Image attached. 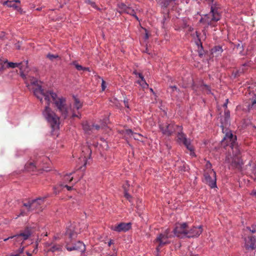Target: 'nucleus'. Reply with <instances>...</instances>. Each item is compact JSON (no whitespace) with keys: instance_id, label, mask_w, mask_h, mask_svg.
<instances>
[{"instance_id":"obj_1","label":"nucleus","mask_w":256,"mask_h":256,"mask_svg":"<svg viewBox=\"0 0 256 256\" xmlns=\"http://www.w3.org/2000/svg\"><path fill=\"white\" fill-rule=\"evenodd\" d=\"M34 94L42 103L44 102L42 98H44L47 106H45L42 114L54 130L58 128L60 118L50 108L49 106L51 102L54 104L64 118L69 116L72 118H80L79 110L82 108V102L74 96H73V101L68 107L64 98L58 96L56 93L52 91L44 90L42 88L38 87L34 90Z\"/></svg>"},{"instance_id":"obj_2","label":"nucleus","mask_w":256,"mask_h":256,"mask_svg":"<svg viewBox=\"0 0 256 256\" xmlns=\"http://www.w3.org/2000/svg\"><path fill=\"white\" fill-rule=\"evenodd\" d=\"M34 94L42 103L44 102L42 98H44L47 106H45L42 114L54 130L58 128L60 118L50 108L49 106L51 102L54 104L64 118L69 116L72 118H80L79 110L82 108V102L74 96H73V101L68 107L64 98L58 96L56 93L52 91L44 90L42 88L38 87L34 90Z\"/></svg>"},{"instance_id":"obj_3","label":"nucleus","mask_w":256,"mask_h":256,"mask_svg":"<svg viewBox=\"0 0 256 256\" xmlns=\"http://www.w3.org/2000/svg\"><path fill=\"white\" fill-rule=\"evenodd\" d=\"M236 136L230 132H228L224 138L222 142L226 146H230L232 149L226 156V162L230 164L234 168L240 169L243 162L240 158V152L238 144L236 142Z\"/></svg>"},{"instance_id":"obj_4","label":"nucleus","mask_w":256,"mask_h":256,"mask_svg":"<svg viewBox=\"0 0 256 256\" xmlns=\"http://www.w3.org/2000/svg\"><path fill=\"white\" fill-rule=\"evenodd\" d=\"M44 200V198H39L35 200L24 202L22 208L20 210V214L18 216H24L28 214L29 212L34 211L36 212L42 211Z\"/></svg>"},{"instance_id":"obj_5","label":"nucleus","mask_w":256,"mask_h":256,"mask_svg":"<svg viewBox=\"0 0 256 256\" xmlns=\"http://www.w3.org/2000/svg\"><path fill=\"white\" fill-rule=\"evenodd\" d=\"M66 234L68 236V238L66 240V248L68 250H76L84 252L85 250V246L82 242L78 241L76 243H74L73 240L76 236V234L74 230L72 229L68 228Z\"/></svg>"},{"instance_id":"obj_6","label":"nucleus","mask_w":256,"mask_h":256,"mask_svg":"<svg viewBox=\"0 0 256 256\" xmlns=\"http://www.w3.org/2000/svg\"><path fill=\"white\" fill-rule=\"evenodd\" d=\"M210 12L212 17L209 15H206L204 17L201 19L200 22H204L208 25L214 26V22H216L220 19V16L218 11V8L214 4L210 6Z\"/></svg>"},{"instance_id":"obj_7","label":"nucleus","mask_w":256,"mask_h":256,"mask_svg":"<svg viewBox=\"0 0 256 256\" xmlns=\"http://www.w3.org/2000/svg\"><path fill=\"white\" fill-rule=\"evenodd\" d=\"M159 128L162 134L168 136L172 135L176 130H181V126L176 125L172 122L160 124Z\"/></svg>"},{"instance_id":"obj_8","label":"nucleus","mask_w":256,"mask_h":256,"mask_svg":"<svg viewBox=\"0 0 256 256\" xmlns=\"http://www.w3.org/2000/svg\"><path fill=\"white\" fill-rule=\"evenodd\" d=\"M174 236L170 234V230L167 228L163 233L160 234L155 240V242L158 244L156 250L158 252L160 248L166 244L170 243L168 240L169 238L174 237Z\"/></svg>"},{"instance_id":"obj_9","label":"nucleus","mask_w":256,"mask_h":256,"mask_svg":"<svg viewBox=\"0 0 256 256\" xmlns=\"http://www.w3.org/2000/svg\"><path fill=\"white\" fill-rule=\"evenodd\" d=\"M182 128L181 126V130H180L176 131V132H177V141L178 143L183 144L186 146L187 149L190 151V156H195L194 148L190 144V140L186 138V135L182 132Z\"/></svg>"},{"instance_id":"obj_10","label":"nucleus","mask_w":256,"mask_h":256,"mask_svg":"<svg viewBox=\"0 0 256 256\" xmlns=\"http://www.w3.org/2000/svg\"><path fill=\"white\" fill-rule=\"evenodd\" d=\"M32 232L30 229L27 228L24 231L21 232L19 234L4 238V240L6 241L10 238H14V240L15 242L20 243L21 246L20 248H22V246H24V248L25 246H24V240L29 238Z\"/></svg>"},{"instance_id":"obj_11","label":"nucleus","mask_w":256,"mask_h":256,"mask_svg":"<svg viewBox=\"0 0 256 256\" xmlns=\"http://www.w3.org/2000/svg\"><path fill=\"white\" fill-rule=\"evenodd\" d=\"M204 175L205 183L212 188L216 187V173L212 169H210L208 171L204 172Z\"/></svg>"},{"instance_id":"obj_12","label":"nucleus","mask_w":256,"mask_h":256,"mask_svg":"<svg viewBox=\"0 0 256 256\" xmlns=\"http://www.w3.org/2000/svg\"><path fill=\"white\" fill-rule=\"evenodd\" d=\"M188 226L186 223L178 224L173 230L174 236L182 238L188 236Z\"/></svg>"},{"instance_id":"obj_13","label":"nucleus","mask_w":256,"mask_h":256,"mask_svg":"<svg viewBox=\"0 0 256 256\" xmlns=\"http://www.w3.org/2000/svg\"><path fill=\"white\" fill-rule=\"evenodd\" d=\"M20 71V76L26 80L25 82L27 84V86H28L30 84L32 86V90L34 92L36 88H37L38 87L42 88L40 84V82L38 81V80L34 77L30 76H26L24 74L23 70Z\"/></svg>"},{"instance_id":"obj_14","label":"nucleus","mask_w":256,"mask_h":256,"mask_svg":"<svg viewBox=\"0 0 256 256\" xmlns=\"http://www.w3.org/2000/svg\"><path fill=\"white\" fill-rule=\"evenodd\" d=\"M131 223L120 222L117 225L112 226L110 229L118 232H126L131 228Z\"/></svg>"},{"instance_id":"obj_15","label":"nucleus","mask_w":256,"mask_h":256,"mask_svg":"<svg viewBox=\"0 0 256 256\" xmlns=\"http://www.w3.org/2000/svg\"><path fill=\"white\" fill-rule=\"evenodd\" d=\"M244 246L246 250H256V239L252 236L245 238Z\"/></svg>"},{"instance_id":"obj_16","label":"nucleus","mask_w":256,"mask_h":256,"mask_svg":"<svg viewBox=\"0 0 256 256\" xmlns=\"http://www.w3.org/2000/svg\"><path fill=\"white\" fill-rule=\"evenodd\" d=\"M202 232V226H194L190 230H188V238H193L195 236H199Z\"/></svg>"},{"instance_id":"obj_17","label":"nucleus","mask_w":256,"mask_h":256,"mask_svg":"<svg viewBox=\"0 0 256 256\" xmlns=\"http://www.w3.org/2000/svg\"><path fill=\"white\" fill-rule=\"evenodd\" d=\"M46 246L48 248V252H52L62 251L63 246L62 244H57L54 242L50 243L46 242Z\"/></svg>"},{"instance_id":"obj_18","label":"nucleus","mask_w":256,"mask_h":256,"mask_svg":"<svg viewBox=\"0 0 256 256\" xmlns=\"http://www.w3.org/2000/svg\"><path fill=\"white\" fill-rule=\"evenodd\" d=\"M40 162L39 160H36L34 162H28L25 165V168L27 171L31 172L34 171L36 168H40L41 166H40Z\"/></svg>"},{"instance_id":"obj_19","label":"nucleus","mask_w":256,"mask_h":256,"mask_svg":"<svg viewBox=\"0 0 256 256\" xmlns=\"http://www.w3.org/2000/svg\"><path fill=\"white\" fill-rule=\"evenodd\" d=\"M230 112L228 110H224V114L220 117L222 126H226L230 122Z\"/></svg>"},{"instance_id":"obj_20","label":"nucleus","mask_w":256,"mask_h":256,"mask_svg":"<svg viewBox=\"0 0 256 256\" xmlns=\"http://www.w3.org/2000/svg\"><path fill=\"white\" fill-rule=\"evenodd\" d=\"M250 102L248 106V109L256 108V89L252 94V98H250Z\"/></svg>"},{"instance_id":"obj_21","label":"nucleus","mask_w":256,"mask_h":256,"mask_svg":"<svg viewBox=\"0 0 256 256\" xmlns=\"http://www.w3.org/2000/svg\"><path fill=\"white\" fill-rule=\"evenodd\" d=\"M82 128L85 132L88 134H90L94 132L92 124H90L87 122L82 124Z\"/></svg>"},{"instance_id":"obj_22","label":"nucleus","mask_w":256,"mask_h":256,"mask_svg":"<svg viewBox=\"0 0 256 256\" xmlns=\"http://www.w3.org/2000/svg\"><path fill=\"white\" fill-rule=\"evenodd\" d=\"M223 50L222 46H215L212 49V53L213 54H215V56H217L220 54L222 52Z\"/></svg>"},{"instance_id":"obj_23","label":"nucleus","mask_w":256,"mask_h":256,"mask_svg":"<svg viewBox=\"0 0 256 256\" xmlns=\"http://www.w3.org/2000/svg\"><path fill=\"white\" fill-rule=\"evenodd\" d=\"M126 134L130 136V137H132L135 140H138L139 137L140 136V134L136 133H134L130 129L126 130Z\"/></svg>"},{"instance_id":"obj_24","label":"nucleus","mask_w":256,"mask_h":256,"mask_svg":"<svg viewBox=\"0 0 256 256\" xmlns=\"http://www.w3.org/2000/svg\"><path fill=\"white\" fill-rule=\"evenodd\" d=\"M85 151L88 154V156H85V154H82V156H84V158H82L83 159L82 160L84 162V166H86L88 158V157L90 158L91 153H92L91 150L88 147L86 148Z\"/></svg>"},{"instance_id":"obj_25","label":"nucleus","mask_w":256,"mask_h":256,"mask_svg":"<svg viewBox=\"0 0 256 256\" xmlns=\"http://www.w3.org/2000/svg\"><path fill=\"white\" fill-rule=\"evenodd\" d=\"M16 1H5L4 2L3 4L4 5H7L10 8H14L15 9L17 8L18 6L16 4Z\"/></svg>"},{"instance_id":"obj_26","label":"nucleus","mask_w":256,"mask_h":256,"mask_svg":"<svg viewBox=\"0 0 256 256\" xmlns=\"http://www.w3.org/2000/svg\"><path fill=\"white\" fill-rule=\"evenodd\" d=\"M125 13H126L128 14H130V15L135 17L136 18V20H138V18L136 15V12H135V10H134V9H133L131 7L128 6L127 9H126V12Z\"/></svg>"},{"instance_id":"obj_27","label":"nucleus","mask_w":256,"mask_h":256,"mask_svg":"<svg viewBox=\"0 0 256 256\" xmlns=\"http://www.w3.org/2000/svg\"><path fill=\"white\" fill-rule=\"evenodd\" d=\"M118 8H119V12L123 13L126 12L128 6L124 3L118 4Z\"/></svg>"},{"instance_id":"obj_28","label":"nucleus","mask_w":256,"mask_h":256,"mask_svg":"<svg viewBox=\"0 0 256 256\" xmlns=\"http://www.w3.org/2000/svg\"><path fill=\"white\" fill-rule=\"evenodd\" d=\"M22 66V64L21 63H17V62H8V66L9 68H16V67H18L20 68V70H22V68L20 67Z\"/></svg>"},{"instance_id":"obj_29","label":"nucleus","mask_w":256,"mask_h":256,"mask_svg":"<svg viewBox=\"0 0 256 256\" xmlns=\"http://www.w3.org/2000/svg\"><path fill=\"white\" fill-rule=\"evenodd\" d=\"M138 83L144 88H148V86L144 79L138 80Z\"/></svg>"},{"instance_id":"obj_30","label":"nucleus","mask_w":256,"mask_h":256,"mask_svg":"<svg viewBox=\"0 0 256 256\" xmlns=\"http://www.w3.org/2000/svg\"><path fill=\"white\" fill-rule=\"evenodd\" d=\"M46 57L50 59V60L52 61L54 59L58 58V54H48L46 56Z\"/></svg>"},{"instance_id":"obj_31","label":"nucleus","mask_w":256,"mask_h":256,"mask_svg":"<svg viewBox=\"0 0 256 256\" xmlns=\"http://www.w3.org/2000/svg\"><path fill=\"white\" fill-rule=\"evenodd\" d=\"M20 63L22 64V66L20 67L22 68V70L24 71L28 67V62L26 60Z\"/></svg>"},{"instance_id":"obj_32","label":"nucleus","mask_w":256,"mask_h":256,"mask_svg":"<svg viewBox=\"0 0 256 256\" xmlns=\"http://www.w3.org/2000/svg\"><path fill=\"white\" fill-rule=\"evenodd\" d=\"M124 196L126 197V198L130 202H131V199H132V196L130 194H129L126 190V187L125 186H124Z\"/></svg>"},{"instance_id":"obj_33","label":"nucleus","mask_w":256,"mask_h":256,"mask_svg":"<svg viewBox=\"0 0 256 256\" xmlns=\"http://www.w3.org/2000/svg\"><path fill=\"white\" fill-rule=\"evenodd\" d=\"M247 228L252 233H256V224L252 225L250 227H248Z\"/></svg>"},{"instance_id":"obj_34","label":"nucleus","mask_w":256,"mask_h":256,"mask_svg":"<svg viewBox=\"0 0 256 256\" xmlns=\"http://www.w3.org/2000/svg\"><path fill=\"white\" fill-rule=\"evenodd\" d=\"M170 2L169 0H164L162 2L161 4H162V6L166 8L169 6Z\"/></svg>"},{"instance_id":"obj_35","label":"nucleus","mask_w":256,"mask_h":256,"mask_svg":"<svg viewBox=\"0 0 256 256\" xmlns=\"http://www.w3.org/2000/svg\"><path fill=\"white\" fill-rule=\"evenodd\" d=\"M70 174H66V176H65L64 180L65 181L68 180L69 182H71L73 180V178L72 177L70 178Z\"/></svg>"},{"instance_id":"obj_36","label":"nucleus","mask_w":256,"mask_h":256,"mask_svg":"<svg viewBox=\"0 0 256 256\" xmlns=\"http://www.w3.org/2000/svg\"><path fill=\"white\" fill-rule=\"evenodd\" d=\"M74 64L76 68L78 70H83L84 67H82L81 65H80V64H76V63H74Z\"/></svg>"},{"instance_id":"obj_37","label":"nucleus","mask_w":256,"mask_h":256,"mask_svg":"<svg viewBox=\"0 0 256 256\" xmlns=\"http://www.w3.org/2000/svg\"><path fill=\"white\" fill-rule=\"evenodd\" d=\"M170 89L172 92H174V91H179V90L176 86H170Z\"/></svg>"},{"instance_id":"obj_38","label":"nucleus","mask_w":256,"mask_h":256,"mask_svg":"<svg viewBox=\"0 0 256 256\" xmlns=\"http://www.w3.org/2000/svg\"><path fill=\"white\" fill-rule=\"evenodd\" d=\"M211 168H212L211 164L209 162H208L206 164V170H205L204 172H206L208 170H209L210 169H212Z\"/></svg>"},{"instance_id":"obj_39","label":"nucleus","mask_w":256,"mask_h":256,"mask_svg":"<svg viewBox=\"0 0 256 256\" xmlns=\"http://www.w3.org/2000/svg\"><path fill=\"white\" fill-rule=\"evenodd\" d=\"M92 127L94 128V130H98L100 128V126L98 124H92Z\"/></svg>"},{"instance_id":"obj_40","label":"nucleus","mask_w":256,"mask_h":256,"mask_svg":"<svg viewBox=\"0 0 256 256\" xmlns=\"http://www.w3.org/2000/svg\"><path fill=\"white\" fill-rule=\"evenodd\" d=\"M134 74H138V77L140 78V80H142L143 79H144V78L142 76V74L140 73H137L136 72H134Z\"/></svg>"},{"instance_id":"obj_41","label":"nucleus","mask_w":256,"mask_h":256,"mask_svg":"<svg viewBox=\"0 0 256 256\" xmlns=\"http://www.w3.org/2000/svg\"><path fill=\"white\" fill-rule=\"evenodd\" d=\"M106 88V86H105V82L102 80V90H104Z\"/></svg>"},{"instance_id":"obj_42","label":"nucleus","mask_w":256,"mask_h":256,"mask_svg":"<svg viewBox=\"0 0 256 256\" xmlns=\"http://www.w3.org/2000/svg\"><path fill=\"white\" fill-rule=\"evenodd\" d=\"M124 106L128 108L129 106H128V100H124Z\"/></svg>"},{"instance_id":"obj_43","label":"nucleus","mask_w":256,"mask_h":256,"mask_svg":"<svg viewBox=\"0 0 256 256\" xmlns=\"http://www.w3.org/2000/svg\"><path fill=\"white\" fill-rule=\"evenodd\" d=\"M228 100L226 99V102L222 106L224 108V110H228L227 109V104H228Z\"/></svg>"},{"instance_id":"obj_44","label":"nucleus","mask_w":256,"mask_h":256,"mask_svg":"<svg viewBox=\"0 0 256 256\" xmlns=\"http://www.w3.org/2000/svg\"><path fill=\"white\" fill-rule=\"evenodd\" d=\"M64 186L68 190H71L72 189V186H68V185H64Z\"/></svg>"},{"instance_id":"obj_45","label":"nucleus","mask_w":256,"mask_h":256,"mask_svg":"<svg viewBox=\"0 0 256 256\" xmlns=\"http://www.w3.org/2000/svg\"><path fill=\"white\" fill-rule=\"evenodd\" d=\"M114 244V240H111L108 242V245L109 246H111V244Z\"/></svg>"},{"instance_id":"obj_46","label":"nucleus","mask_w":256,"mask_h":256,"mask_svg":"<svg viewBox=\"0 0 256 256\" xmlns=\"http://www.w3.org/2000/svg\"><path fill=\"white\" fill-rule=\"evenodd\" d=\"M206 0L208 2H209L210 4L212 3V5L214 4L212 3L214 2V0ZM214 4L215 6H216V4Z\"/></svg>"},{"instance_id":"obj_47","label":"nucleus","mask_w":256,"mask_h":256,"mask_svg":"<svg viewBox=\"0 0 256 256\" xmlns=\"http://www.w3.org/2000/svg\"><path fill=\"white\" fill-rule=\"evenodd\" d=\"M83 70H89V68H84Z\"/></svg>"},{"instance_id":"obj_48","label":"nucleus","mask_w":256,"mask_h":256,"mask_svg":"<svg viewBox=\"0 0 256 256\" xmlns=\"http://www.w3.org/2000/svg\"><path fill=\"white\" fill-rule=\"evenodd\" d=\"M26 254H27L28 256H32V254H30V253L28 252H26Z\"/></svg>"},{"instance_id":"obj_49","label":"nucleus","mask_w":256,"mask_h":256,"mask_svg":"<svg viewBox=\"0 0 256 256\" xmlns=\"http://www.w3.org/2000/svg\"><path fill=\"white\" fill-rule=\"evenodd\" d=\"M36 248L33 250V252L36 253Z\"/></svg>"},{"instance_id":"obj_50","label":"nucleus","mask_w":256,"mask_h":256,"mask_svg":"<svg viewBox=\"0 0 256 256\" xmlns=\"http://www.w3.org/2000/svg\"><path fill=\"white\" fill-rule=\"evenodd\" d=\"M146 36V38H148V34H146V36Z\"/></svg>"},{"instance_id":"obj_51","label":"nucleus","mask_w":256,"mask_h":256,"mask_svg":"<svg viewBox=\"0 0 256 256\" xmlns=\"http://www.w3.org/2000/svg\"><path fill=\"white\" fill-rule=\"evenodd\" d=\"M14 1H16V2H20V0H14Z\"/></svg>"},{"instance_id":"obj_52","label":"nucleus","mask_w":256,"mask_h":256,"mask_svg":"<svg viewBox=\"0 0 256 256\" xmlns=\"http://www.w3.org/2000/svg\"><path fill=\"white\" fill-rule=\"evenodd\" d=\"M104 124H107V120H106L104 121Z\"/></svg>"},{"instance_id":"obj_53","label":"nucleus","mask_w":256,"mask_h":256,"mask_svg":"<svg viewBox=\"0 0 256 256\" xmlns=\"http://www.w3.org/2000/svg\"><path fill=\"white\" fill-rule=\"evenodd\" d=\"M36 10H40V8H36Z\"/></svg>"},{"instance_id":"obj_54","label":"nucleus","mask_w":256,"mask_h":256,"mask_svg":"<svg viewBox=\"0 0 256 256\" xmlns=\"http://www.w3.org/2000/svg\"><path fill=\"white\" fill-rule=\"evenodd\" d=\"M115 256V255H114V254H112V255H110V256Z\"/></svg>"},{"instance_id":"obj_55","label":"nucleus","mask_w":256,"mask_h":256,"mask_svg":"<svg viewBox=\"0 0 256 256\" xmlns=\"http://www.w3.org/2000/svg\"><path fill=\"white\" fill-rule=\"evenodd\" d=\"M150 91L153 92V90L152 88H150Z\"/></svg>"}]
</instances>
